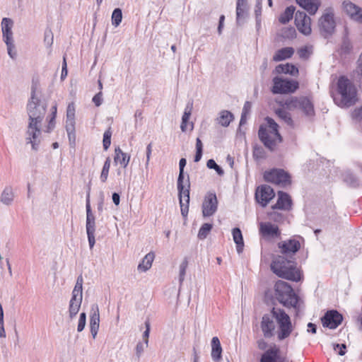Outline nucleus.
Masks as SVG:
<instances>
[{
	"label": "nucleus",
	"instance_id": "f257e3e1",
	"mask_svg": "<svg viewBox=\"0 0 362 362\" xmlns=\"http://www.w3.org/2000/svg\"><path fill=\"white\" fill-rule=\"evenodd\" d=\"M278 325L277 338L282 341L290 336L293 331V325L289 315L281 308L273 307L270 313L264 314L260 323L263 335L267 339H270L274 335L275 324Z\"/></svg>",
	"mask_w": 362,
	"mask_h": 362
},
{
	"label": "nucleus",
	"instance_id": "f03ea898",
	"mask_svg": "<svg viewBox=\"0 0 362 362\" xmlns=\"http://www.w3.org/2000/svg\"><path fill=\"white\" fill-rule=\"evenodd\" d=\"M41 89L40 80L33 77L30 88V97L28 101L26 110L29 122L42 123L47 111V103L40 99Z\"/></svg>",
	"mask_w": 362,
	"mask_h": 362
},
{
	"label": "nucleus",
	"instance_id": "7ed1b4c3",
	"mask_svg": "<svg viewBox=\"0 0 362 362\" xmlns=\"http://www.w3.org/2000/svg\"><path fill=\"white\" fill-rule=\"evenodd\" d=\"M270 268L274 274L281 279L294 282L301 280V273L297 268L295 260L287 259L284 256L278 255L273 258Z\"/></svg>",
	"mask_w": 362,
	"mask_h": 362
},
{
	"label": "nucleus",
	"instance_id": "20e7f679",
	"mask_svg": "<svg viewBox=\"0 0 362 362\" xmlns=\"http://www.w3.org/2000/svg\"><path fill=\"white\" fill-rule=\"evenodd\" d=\"M186 164V158H182L179 162V175L177 181L179 202L181 214L183 217H187L189 204L190 181L188 175L185 177V167Z\"/></svg>",
	"mask_w": 362,
	"mask_h": 362
},
{
	"label": "nucleus",
	"instance_id": "39448f33",
	"mask_svg": "<svg viewBox=\"0 0 362 362\" xmlns=\"http://www.w3.org/2000/svg\"><path fill=\"white\" fill-rule=\"evenodd\" d=\"M337 92L340 98L334 97V101L340 107H349L354 105L357 100V90L351 80L345 76H340L338 78Z\"/></svg>",
	"mask_w": 362,
	"mask_h": 362
},
{
	"label": "nucleus",
	"instance_id": "423d86ee",
	"mask_svg": "<svg viewBox=\"0 0 362 362\" xmlns=\"http://www.w3.org/2000/svg\"><path fill=\"white\" fill-rule=\"evenodd\" d=\"M275 298L283 306L298 309L300 297L295 293L292 286L287 282L278 280L274 285Z\"/></svg>",
	"mask_w": 362,
	"mask_h": 362
},
{
	"label": "nucleus",
	"instance_id": "0eeeda50",
	"mask_svg": "<svg viewBox=\"0 0 362 362\" xmlns=\"http://www.w3.org/2000/svg\"><path fill=\"white\" fill-rule=\"evenodd\" d=\"M268 127L271 129V134H273L276 139H272L269 135L267 128L264 125H260L258 130V136L264 146L270 151H274L277 143H281L283 138L279 132L278 124L269 117L265 118Z\"/></svg>",
	"mask_w": 362,
	"mask_h": 362
},
{
	"label": "nucleus",
	"instance_id": "6e6552de",
	"mask_svg": "<svg viewBox=\"0 0 362 362\" xmlns=\"http://www.w3.org/2000/svg\"><path fill=\"white\" fill-rule=\"evenodd\" d=\"M319 28L322 36L325 38L331 37L335 32L336 21L332 7H327L319 19Z\"/></svg>",
	"mask_w": 362,
	"mask_h": 362
},
{
	"label": "nucleus",
	"instance_id": "1a4fd4ad",
	"mask_svg": "<svg viewBox=\"0 0 362 362\" xmlns=\"http://www.w3.org/2000/svg\"><path fill=\"white\" fill-rule=\"evenodd\" d=\"M285 105L289 110L300 109L308 117L315 115L314 105L308 97H292L285 101Z\"/></svg>",
	"mask_w": 362,
	"mask_h": 362
},
{
	"label": "nucleus",
	"instance_id": "9d476101",
	"mask_svg": "<svg viewBox=\"0 0 362 362\" xmlns=\"http://www.w3.org/2000/svg\"><path fill=\"white\" fill-rule=\"evenodd\" d=\"M263 178L267 182L275 184L282 187L289 185L291 183L290 174L284 169L273 168L269 170H266L264 173Z\"/></svg>",
	"mask_w": 362,
	"mask_h": 362
},
{
	"label": "nucleus",
	"instance_id": "9b49d317",
	"mask_svg": "<svg viewBox=\"0 0 362 362\" xmlns=\"http://www.w3.org/2000/svg\"><path fill=\"white\" fill-rule=\"evenodd\" d=\"M272 81L274 84L272 92L273 94L293 93L299 88L298 82L292 79H284L275 76Z\"/></svg>",
	"mask_w": 362,
	"mask_h": 362
},
{
	"label": "nucleus",
	"instance_id": "f8f14e48",
	"mask_svg": "<svg viewBox=\"0 0 362 362\" xmlns=\"http://www.w3.org/2000/svg\"><path fill=\"white\" fill-rule=\"evenodd\" d=\"M41 124L42 123H36L35 122H28L26 130V144H30L32 149L37 151L41 141Z\"/></svg>",
	"mask_w": 362,
	"mask_h": 362
},
{
	"label": "nucleus",
	"instance_id": "ddd939ff",
	"mask_svg": "<svg viewBox=\"0 0 362 362\" xmlns=\"http://www.w3.org/2000/svg\"><path fill=\"white\" fill-rule=\"evenodd\" d=\"M259 362H291L281 354L280 348L276 345L270 346L261 356Z\"/></svg>",
	"mask_w": 362,
	"mask_h": 362
},
{
	"label": "nucleus",
	"instance_id": "4468645a",
	"mask_svg": "<svg viewBox=\"0 0 362 362\" xmlns=\"http://www.w3.org/2000/svg\"><path fill=\"white\" fill-rule=\"evenodd\" d=\"M274 196L273 188L267 185H262L255 190V198L262 207H265Z\"/></svg>",
	"mask_w": 362,
	"mask_h": 362
},
{
	"label": "nucleus",
	"instance_id": "2eb2a0df",
	"mask_svg": "<svg viewBox=\"0 0 362 362\" xmlns=\"http://www.w3.org/2000/svg\"><path fill=\"white\" fill-rule=\"evenodd\" d=\"M202 215L204 217L213 216L218 209V200L214 192H209L206 194L202 203Z\"/></svg>",
	"mask_w": 362,
	"mask_h": 362
},
{
	"label": "nucleus",
	"instance_id": "dca6fc26",
	"mask_svg": "<svg viewBox=\"0 0 362 362\" xmlns=\"http://www.w3.org/2000/svg\"><path fill=\"white\" fill-rule=\"evenodd\" d=\"M343 320V316L336 310H328L322 317L321 321L323 327L329 329H336Z\"/></svg>",
	"mask_w": 362,
	"mask_h": 362
},
{
	"label": "nucleus",
	"instance_id": "f3484780",
	"mask_svg": "<svg viewBox=\"0 0 362 362\" xmlns=\"http://www.w3.org/2000/svg\"><path fill=\"white\" fill-rule=\"evenodd\" d=\"M295 24L298 30L305 35H308L311 33V19L304 12L298 11L295 13Z\"/></svg>",
	"mask_w": 362,
	"mask_h": 362
},
{
	"label": "nucleus",
	"instance_id": "a211bd4d",
	"mask_svg": "<svg viewBox=\"0 0 362 362\" xmlns=\"http://www.w3.org/2000/svg\"><path fill=\"white\" fill-rule=\"evenodd\" d=\"M278 247L281 252L285 255H295L300 248V243L296 238H291L288 240L281 241L278 243Z\"/></svg>",
	"mask_w": 362,
	"mask_h": 362
},
{
	"label": "nucleus",
	"instance_id": "6ab92c4d",
	"mask_svg": "<svg viewBox=\"0 0 362 362\" xmlns=\"http://www.w3.org/2000/svg\"><path fill=\"white\" fill-rule=\"evenodd\" d=\"M86 229L90 248L92 249L95 243V218L92 211H86Z\"/></svg>",
	"mask_w": 362,
	"mask_h": 362
},
{
	"label": "nucleus",
	"instance_id": "aec40b11",
	"mask_svg": "<svg viewBox=\"0 0 362 362\" xmlns=\"http://www.w3.org/2000/svg\"><path fill=\"white\" fill-rule=\"evenodd\" d=\"M344 11L354 21L362 23V9L355 4L344 1L342 3Z\"/></svg>",
	"mask_w": 362,
	"mask_h": 362
},
{
	"label": "nucleus",
	"instance_id": "412c9836",
	"mask_svg": "<svg viewBox=\"0 0 362 362\" xmlns=\"http://www.w3.org/2000/svg\"><path fill=\"white\" fill-rule=\"evenodd\" d=\"M100 324L99 308L97 304H93L90 313V330L93 339L97 336Z\"/></svg>",
	"mask_w": 362,
	"mask_h": 362
},
{
	"label": "nucleus",
	"instance_id": "4be33fe9",
	"mask_svg": "<svg viewBox=\"0 0 362 362\" xmlns=\"http://www.w3.org/2000/svg\"><path fill=\"white\" fill-rule=\"evenodd\" d=\"M292 200L286 192L279 191L276 203L272 206V209L289 210L291 207Z\"/></svg>",
	"mask_w": 362,
	"mask_h": 362
},
{
	"label": "nucleus",
	"instance_id": "5701e85b",
	"mask_svg": "<svg viewBox=\"0 0 362 362\" xmlns=\"http://www.w3.org/2000/svg\"><path fill=\"white\" fill-rule=\"evenodd\" d=\"M13 22L11 18H4L1 21V30L3 41L6 42H10L13 41L12 27Z\"/></svg>",
	"mask_w": 362,
	"mask_h": 362
},
{
	"label": "nucleus",
	"instance_id": "b1692460",
	"mask_svg": "<svg viewBox=\"0 0 362 362\" xmlns=\"http://www.w3.org/2000/svg\"><path fill=\"white\" fill-rule=\"evenodd\" d=\"M296 2L310 15H315L320 6L319 0H296Z\"/></svg>",
	"mask_w": 362,
	"mask_h": 362
},
{
	"label": "nucleus",
	"instance_id": "393cba45",
	"mask_svg": "<svg viewBox=\"0 0 362 362\" xmlns=\"http://www.w3.org/2000/svg\"><path fill=\"white\" fill-rule=\"evenodd\" d=\"M259 232L262 235L268 237L277 238L281 234L279 227L269 222L261 223L259 227Z\"/></svg>",
	"mask_w": 362,
	"mask_h": 362
},
{
	"label": "nucleus",
	"instance_id": "a878e982",
	"mask_svg": "<svg viewBox=\"0 0 362 362\" xmlns=\"http://www.w3.org/2000/svg\"><path fill=\"white\" fill-rule=\"evenodd\" d=\"M211 358L214 362H218L222 357V347L219 339L214 337L211 339Z\"/></svg>",
	"mask_w": 362,
	"mask_h": 362
},
{
	"label": "nucleus",
	"instance_id": "bb28decb",
	"mask_svg": "<svg viewBox=\"0 0 362 362\" xmlns=\"http://www.w3.org/2000/svg\"><path fill=\"white\" fill-rule=\"evenodd\" d=\"M247 17V3L241 4L237 2L236 4V23L241 25L245 23Z\"/></svg>",
	"mask_w": 362,
	"mask_h": 362
},
{
	"label": "nucleus",
	"instance_id": "cd10ccee",
	"mask_svg": "<svg viewBox=\"0 0 362 362\" xmlns=\"http://www.w3.org/2000/svg\"><path fill=\"white\" fill-rule=\"evenodd\" d=\"M275 71L278 74H290L293 76H297L299 73L298 67L290 63L277 65Z\"/></svg>",
	"mask_w": 362,
	"mask_h": 362
},
{
	"label": "nucleus",
	"instance_id": "c85d7f7f",
	"mask_svg": "<svg viewBox=\"0 0 362 362\" xmlns=\"http://www.w3.org/2000/svg\"><path fill=\"white\" fill-rule=\"evenodd\" d=\"M294 53V49L291 47H284L278 49L273 56L274 62H281L289 59Z\"/></svg>",
	"mask_w": 362,
	"mask_h": 362
},
{
	"label": "nucleus",
	"instance_id": "c756f323",
	"mask_svg": "<svg viewBox=\"0 0 362 362\" xmlns=\"http://www.w3.org/2000/svg\"><path fill=\"white\" fill-rule=\"evenodd\" d=\"M233 119L234 115L231 112L228 110H221L219 112V116L216 119V121L221 126L227 127Z\"/></svg>",
	"mask_w": 362,
	"mask_h": 362
},
{
	"label": "nucleus",
	"instance_id": "7c9ffc66",
	"mask_svg": "<svg viewBox=\"0 0 362 362\" xmlns=\"http://www.w3.org/2000/svg\"><path fill=\"white\" fill-rule=\"evenodd\" d=\"M115 163H119L123 168H126L129 164L130 156L124 153L119 147L115 148Z\"/></svg>",
	"mask_w": 362,
	"mask_h": 362
},
{
	"label": "nucleus",
	"instance_id": "2f4dec72",
	"mask_svg": "<svg viewBox=\"0 0 362 362\" xmlns=\"http://www.w3.org/2000/svg\"><path fill=\"white\" fill-rule=\"evenodd\" d=\"M233 238L236 244V250L238 254H240L243 251L244 241L242 232L239 228H234L232 230Z\"/></svg>",
	"mask_w": 362,
	"mask_h": 362
},
{
	"label": "nucleus",
	"instance_id": "473e14b6",
	"mask_svg": "<svg viewBox=\"0 0 362 362\" xmlns=\"http://www.w3.org/2000/svg\"><path fill=\"white\" fill-rule=\"evenodd\" d=\"M155 258L153 252H150L143 258L142 261L139 264L137 269L139 272H145L148 270L152 265V262Z\"/></svg>",
	"mask_w": 362,
	"mask_h": 362
},
{
	"label": "nucleus",
	"instance_id": "72a5a7b5",
	"mask_svg": "<svg viewBox=\"0 0 362 362\" xmlns=\"http://www.w3.org/2000/svg\"><path fill=\"white\" fill-rule=\"evenodd\" d=\"M81 303L82 298L71 296L69 305V314L71 319H73L78 313Z\"/></svg>",
	"mask_w": 362,
	"mask_h": 362
},
{
	"label": "nucleus",
	"instance_id": "f704fd0d",
	"mask_svg": "<svg viewBox=\"0 0 362 362\" xmlns=\"http://www.w3.org/2000/svg\"><path fill=\"white\" fill-rule=\"evenodd\" d=\"M343 181L351 187H357L360 185L359 179L350 170H346L342 175Z\"/></svg>",
	"mask_w": 362,
	"mask_h": 362
},
{
	"label": "nucleus",
	"instance_id": "c9c22d12",
	"mask_svg": "<svg viewBox=\"0 0 362 362\" xmlns=\"http://www.w3.org/2000/svg\"><path fill=\"white\" fill-rule=\"evenodd\" d=\"M14 198L13 189L11 187H6L3 190L0 201L5 205L9 206L12 204Z\"/></svg>",
	"mask_w": 362,
	"mask_h": 362
},
{
	"label": "nucleus",
	"instance_id": "e433bc0d",
	"mask_svg": "<svg viewBox=\"0 0 362 362\" xmlns=\"http://www.w3.org/2000/svg\"><path fill=\"white\" fill-rule=\"evenodd\" d=\"M275 113L287 125L293 127L294 122L289 112L282 108H278L275 110Z\"/></svg>",
	"mask_w": 362,
	"mask_h": 362
},
{
	"label": "nucleus",
	"instance_id": "4c0bfd02",
	"mask_svg": "<svg viewBox=\"0 0 362 362\" xmlns=\"http://www.w3.org/2000/svg\"><path fill=\"white\" fill-rule=\"evenodd\" d=\"M295 10L296 8L293 6L286 7L279 18V22L282 24L288 23L293 18Z\"/></svg>",
	"mask_w": 362,
	"mask_h": 362
},
{
	"label": "nucleus",
	"instance_id": "58836bf2",
	"mask_svg": "<svg viewBox=\"0 0 362 362\" xmlns=\"http://www.w3.org/2000/svg\"><path fill=\"white\" fill-rule=\"evenodd\" d=\"M251 106H252L251 103L249 101H246L244 104V106H243V108L242 110V113H241L240 119L239 127L238 129V132L240 133H241V131H242L241 126L244 125L247 122V116L250 112Z\"/></svg>",
	"mask_w": 362,
	"mask_h": 362
},
{
	"label": "nucleus",
	"instance_id": "ea45409f",
	"mask_svg": "<svg viewBox=\"0 0 362 362\" xmlns=\"http://www.w3.org/2000/svg\"><path fill=\"white\" fill-rule=\"evenodd\" d=\"M83 282L82 276H78L76 279V285L72 291V297H78L80 298V299L83 298Z\"/></svg>",
	"mask_w": 362,
	"mask_h": 362
},
{
	"label": "nucleus",
	"instance_id": "a19ab883",
	"mask_svg": "<svg viewBox=\"0 0 362 362\" xmlns=\"http://www.w3.org/2000/svg\"><path fill=\"white\" fill-rule=\"evenodd\" d=\"M213 228V225L211 223H204L201 228H199V233H198V238L200 240L205 239L210 231Z\"/></svg>",
	"mask_w": 362,
	"mask_h": 362
},
{
	"label": "nucleus",
	"instance_id": "79ce46f5",
	"mask_svg": "<svg viewBox=\"0 0 362 362\" xmlns=\"http://www.w3.org/2000/svg\"><path fill=\"white\" fill-rule=\"evenodd\" d=\"M122 20V11L119 8H116L112 13V24L115 27H117Z\"/></svg>",
	"mask_w": 362,
	"mask_h": 362
},
{
	"label": "nucleus",
	"instance_id": "37998d69",
	"mask_svg": "<svg viewBox=\"0 0 362 362\" xmlns=\"http://www.w3.org/2000/svg\"><path fill=\"white\" fill-rule=\"evenodd\" d=\"M110 163L111 160L109 157H107L104 163L101 174L100 176V179L102 182H105L107 180L109 170L110 168Z\"/></svg>",
	"mask_w": 362,
	"mask_h": 362
},
{
	"label": "nucleus",
	"instance_id": "c03bdc74",
	"mask_svg": "<svg viewBox=\"0 0 362 362\" xmlns=\"http://www.w3.org/2000/svg\"><path fill=\"white\" fill-rule=\"evenodd\" d=\"M54 41V35L50 28H46L44 33V42L47 47H51Z\"/></svg>",
	"mask_w": 362,
	"mask_h": 362
},
{
	"label": "nucleus",
	"instance_id": "a18cd8bd",
	"mask_svg": "<svg viewBox=\"0 0 362 362\" xmlns=\"http://www.w3.org/2000/svg\"><path fill=\"white\" fill-rule=\"evenodd\" d=\"M206 166L209 169H214L220 176H222L224 174V170L216 163L214 159L208 160L206 162Z\"/></svg>",
	"mask_w": 362,
	"mask_h": 362
},
{
	"label": "nucleus",
	"instance_id": "49530a36",
	"mask_svg": "<svg viewBox=\"0 0 362 362\" xmlns=\"http://www.w3.org/2000/svg\"><path fill=\"white\" fill-rule=\"evenodd\" d=\"M111 136H112L111 128L109 127L108 129H107L103 134V148L105 151H107L109 148V147L111 144Z\"/></svg>",
	"mask_w": 362,
	"mask_h": 362
},
{
	"label": "nucleus",
	"instance_id": "de8ad7c7",
	"mask_svg": "<svg viewBox=\"0 0 362 362\" xmlns=\"http://www.w3.org/2000/svg\"><path fill=\"white\" fill-rule=\"evenodd\" d=\"M75 105L73 102L69 103L66 108V119H75Z\"/></svg>",
	"mask_w": 362,
	"mask_h": 362
},
{
	"label": "nucleus",
	"instance_id": "09e8293b",
	"mask_svg": "<svg viewBox=\"0 0 362 362\" xmlns=\"http://www.w3.org/2000/svg\"><path fill=\"white\" fill-rule=\"evenodd\" d=\"M86 324V313L83 312L79 315V320H78V326H77V331L78 332H82L85 328Z\"/></svg>",
	"mask_w": 362,
	"mask_h": 362
},
{
	"label": "nucleus",
	"instance_id": "8fccbe9b",
	"mask_svg": "<svg viewBox=\"0 0 362 362\" xmlns=\"http://www.w3.org/2000/svg\"><path fill=\"white\" fill-rule=\"evenodd\" d=\"M144 324H145V327H146V330L143 333V339H144L146 347H147L148 344V337H149V334H150V330H151V324H150L149 320L147 319L145 321Z\"/></svg>",
	"mask_w": 362,
	"mask_h": 362
},
{
	"label": "nucleus",
	"instance_id": "3c124183",
	"mask_svg": "<svg viewBox=\"0 0 362 362\" xmlns=\"http://www.w3.org/2000/svg\"><path fill=\"white\" fill-rule=\"evenodd\" d=\"M356 73L357 74L358 82L362 85V53L361 54L358 60V66L356 69Z\"/></svg>",
	"mask_w": 362,
	"mask_h": 362
},
{
	"label": "nucleus",
	"instance_id": "603ef678",
	"mask_svg": "<svg viewBox=\"0 0 362 362\" xmlns=\"http://www.w3.org/2000/svg\"><path fill=\"white\" fill-rule=\"evenodd\" d=\"M296 30L292 27L286 28L282 31V37L284 38L292 39L296 36Z\"/></svg>",
	"mask_w": 362,
	"mask_h": 362
},
{
	"label": "nucleus",
	"instance_id": "864d4df0",
	"mask_svg": "<svg viewBox=\"0 0 362 362\" xmlns=\"http://www.w3.org/2000/svg\"><path fill=\"white\" fill-rule=\"evenodd\" d=\"M333 349L339 356H344L346 352L345 344H333Z\"/></svg>",
	"mask_w": 362,
	"mask_h": 362
},
{
	"label": "nucleus",
	"instance_id": "5fc2aeb1",
	"mask_svg": "<svg viewBox=\"0 0 362 362\" xmlns=\"http://www.w3.org/2000/svg\"><path fill=\"white\" fill-rule=\"evenodd\" d=\"M352 117L362 127V106L360 108L355 109L352 113Z\"/></svg>",
	"mask_w": 362,
	"mask_h": 362
},
{
	"label": "nucleus",
	"instance_id": "6e6d98bb",
	"mask_svg": "<svg viewBox=\"0 0 362 362\" xmlns=\"http://www.w3.org/2000/svg\"><path fill=\"white\" fill-rule=\"evenodd\" d=\"M7 47V52L9 57L14 59L16 57V52L15 51V45L13 44V41H11L10 42L5 43Z\"/></svg>",
	"mask_w": 362,
	"mask_h": 362
},
{
	"label": "nucleus",
	"instance_id": "4d7b16f0",
	"mask_svg": "<svg viewBox=\"0 0 362 362\" xmlns=\"http://www.w3.org/2000/svg\"><path fill=\"white\" fill-rule=\"evenodd\" d=\"M351 44L347 38H344L341 45V50L344 54H348L351 49Z\"/></svg>",
	"mask_w": 362,
	"mask_h": 362
},
{
	"label": "nucleus",
	"instance_id": "13d9d810",
	"mask_svg": "<svg viewBox=\"0 0 362 362\" xmlns=\"http://www.w3.org/2000/svg\"><path fill=\"white\" fill-rule=\"evenodd\" d=\"M298 54L301 59H308L310 55L309 48L304 46L298 49Z\"/></svg>",
	"mask_w": 362,
	"mask_h": 362
},
{
	"label": "nucleus",
	"instance_id": "bf43d9fd",
	"mask_svg": "<svg viewBox=\"0 0 362 362\" xmlns=\"http://www.w3.org/2000/svg\"><path fill=\"white\" fill-rule=\"evenodd\" d=\"M269 218L276 222H281L284 220V215L278 212H271L269 214Z\"/></svg>",
	"mask_w": 362,
	"mask_h": 362
},
{
	"label": "nucleus",
	"instance_id": "052dcab7",
	"mask_svg": "<svg viewBox=\"0 0 362 362\" xmlns=\"http://www.w3.org/2000/svg\"><path fill=\"white\" fill-rule=\"evenodd\" d=\"M92 101H93V103L95 104V105L96 107H99L100 105H101V104L103 103V93H102V91H99V93L95 94L93 96V98L92 99Z\"/></svg>",
	"mask_w": 362,
	"mask_h": 362
},
{
	"label": "nucleus",
	"instance_id": "680f3d73",
	"mask_svg": "<svg viewBox=\"0 0 362 362\" xmlns=\"http://www.w3.org/2000/svg\"><path fill=\"white\" fill-rule=\"evenodd\" d=\"M66 130L67 133L75 132V119L66 120Z\"/></svg>",
	"mask_w": 362,
	"mask_h": 362
},
{
	"label": "nucleus",
	"instance_id": "e2e57ef3",
	"mask_svg": "<svg viewBox=\"0 0 362 362\" xmlns=\"http://www.w3.org/2000/svg\"><path fill=\"white\" fill-rule=\"evenodd\" d=\"M151 152H152V144L150 143L146 146V163H145L146 168H148V166L151 156Z\"/></svg>",
	"mask_w": 362,
	"mask_h": 362
},
{
	"label": "nucleus",
	"instance_id": "0e129e2a",
	"mask_svg": "<svg viewBox=\"0 0 362 362\" xmlns=\"http://www.w3.org/2000/svg\"><path fill=\"white\" fill-rule=\"evenodd\" d=\"M144 351V344L141 341L138 342L136 346V355L138 357V358H140V356L143 354Z\"/></svg>",
	"mask_w": 362,
	"mask_h": 362
},
{
	"label": "nucleus",
	"instance_id": "69168bd1",
	"mask_svg": "<svg viewBox=\"0 0 362 362\" xmlns=\"http://www.w3.org/2000/svg\"><path fill=\"white\" fill-rule=\"evenodd\" d=\"M55 118L56 117L54 116H51L50 117V119L48 122V125H47V132H50L54 128V126H55Z\"/></svg>",
	"mask_w": 362,
	"mask_h": 362
},
{
	"label": "nucleus",
	"instance_id": "338daca9",
	"mask_svg": "<svg viewBox=\"0 0 362 362\" xmlns=\"http://www.w3.org/2000/svg\"><path fill=\"white\" fill-rule=\"evenodd\" d=\"M257 347L259 348V349L265 350V351L267 350V348L268 347V344L264 339H259L257 341Z\"/></svg>",
	"mask_w": 362,
	"mask_h": 362
},
{
	"label": "nucleus",
	"instance_id": "774afa93",
	"mask_svg": "<svg viewBox=\"0 0 362 362\" xmlns=\"http://www.w3.org/2000/svg\"><path fill=\"white\" fill-rule=\"evenodd\" d=\"M224 21H225V16L221 15L219 18V22H218V33L219 35H221L222 33V29L223 28Z\"/></svg>",
	"mask_w": 362,
	"mask_h": 362
}]
</instances>
